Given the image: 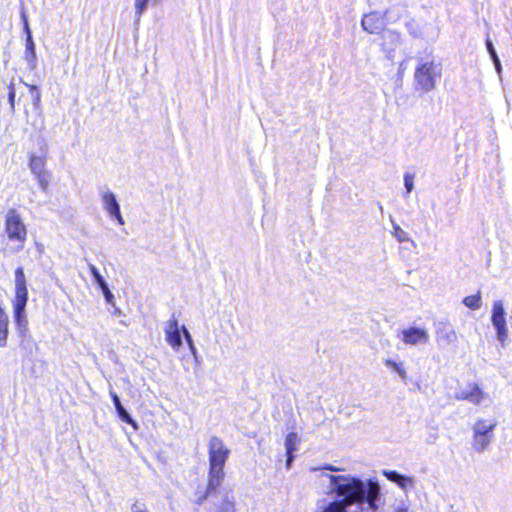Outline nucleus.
<instances>
[{
  "instance_id": "nucleus-13",
  "label": "nucleus",
  "mask_w": 512,
  "mask_h": 512,
  "mask_svg": "<svg viewBox=\"0 0 512 512\" xmlns=\"http://www.w3.org/2000/svg\"><path fill=\"white\" fill-rule=\"evenodd\" d=\"M386 14L387 12H385L384 15L380 14L379 12H371L369 14H365L361 21L362 28L370 34L383 32L385 30L384 16Z\"/></svg>"
},
{
  "instance_id": "nucleus-5",
  "label": "nucleus",
  "mask_w": 512,
  "mask_h": 512,
  "mask_svg": "<svg viewBox=\"0 0 512 512\" xmlns=\"http://www.w3.org/2000/svg\"><path fill=\"white\" fill-rule=\"evenodd\" d=\"M5 232L10 241L24 243L27 238V229L19 212L10 208L5 215Z\"/></svg>"
},
{
  "instance_id": "nucleus-23",
  "label": "nucleus",
  "mask_w": 512,
  "mask_h": 512,
  "mask_svg": "<svg viewBox=\"0 0 512 512\" xmlns=\"http://www.w3.org/2000/svg\"><path fill=\"white\" fill-rule=\"evenodd\" d=\"M384 364L387 368H390L393 371H395L399 375V377L401 378L402 381H404V382L406 381L407 372L402 363H398L392 359H386L384 361Z\"/></svg>"
},
{
  "instance_id": "nucleus-33",
  "label": "nucleus",
  "mask_w": 512,
  "mask_h": 512,
  "mask_svg": "<svg viewBox=\"0 0 512 512\" xmlns=\"http://www.w3.org/2000/svg\"><path fill=\"white\" fill-rule=\"evenodd\" d=\"M110 217L115 219L119 225H124V223H125L120 209L117 210V212H115V214H111Z\"/></svg>"
},
{
  "instance_id": "nucleus-39",
  "label": "nucleus",
  "mask_w": 512,
  "mask_h": 512,
  "mask_svg": "<svg viewBox=\"0 0 512 512\" xmlns=\"http://www.w3.org/2000/svg\"><path fill=\"white\" fill-rule=\"evenodd\" d=\"M490 57L493 63H495L497 60H500L496 52L494 54H491Z\"/></svg>"
},
{
  "instance_id": "nucleus-6",
  "label": "nucleus",
  "mask_w": 512,
  "mask_h": 512,
  "mask_svg": "<svg viewBox=\"0 0 512 512\" xmlns=\"http://www.w3.org/2000/svg\"><path fill=\"white\" fill-rule=\"evenodd\" d=\"M209 469L224 470L226 461L229 458L230 450L225 446L222 439L211 436L208 442Z\"/></svg>"
},
{
  "instance_id": "nucleus-19",
  "label": "nucleus",
  "mask_w": 512,
  "mask_h": 512,
  "mask_svg": "<svg viewBox=\"0 0 512 512\" xmlns=\"http://www.w3.org/2000/svg\"><path fill=\"white\" fill-rule=\"evenodd\" d=\"M224 475V470L209 469L208 483L206 488L208 494H213L216 492L217 488L221 485L224 479Z\"/></svg>"
},
{
  "instance_id": "nucleus-27",
  "label": "nucleus",
  "mask_w": 512,
  "mask_h": 512,
  "mask_svg": "<svg viewBox=\"0 0 512 512\" xmlns=\"http://www.w3.org/2000/svg\"><path fill=\"white\" fill-rule=\"evenodd\" d=\"M225 495L226 496L215 512H235V504L233 498H230L228 493Z\"/></svg>"
},
{
  "instance_id": "nucleus-2",
  "label": "nucleus",
  "mask_w": 512,
  "mask_h": 512,
  "mask_svg": "<svg viewBox=\"0 0 512 512\" xmlns=\"http://www.w3.org/2000/svg\"><path fill=\"white\" fill-rule=\"evenodd\" d=\"M442 76V65L435 60L419 59L414 72L416 90L428 93L434 90Z\"/></svg>"
},
{
  "instance_id": "nucleus-15",
  "label": "nucleus",
  "mask_w": 512,
  "mask_h": 512,
  "mask_svg": "<svg viewBox=\"0 0 512 512\" xmlns=\"http://www.w3.org/2000/svg\"><path fill=\"white\" fill-rule=\"evenodd\" d=\"M110 396L115 406L118 417L121 421L130 424L135 430L138 429L136 421L131 417L127 410L121 404L119 396L112 390H110Z\"/></svg>"
},
{
  "instance_id": "nucleus-25",
  "label": "nucleus",
  "mask_w": 512,
  "mask_h": 512,
  "mask_svg": "<svg viewBox=\"0 0 512 512\" xmlns=\"http://www.w3.org/2000/svg\"><path fill=\"white\" fill-rule=\"evenodd\" d=\"M463 304L472 310L479 309L482 306V298L480 292L475 295L466 296L463 299Z\"/></svg>"
},
{
  "instance_id": "nucleus-3",
  "label": "nucleus",
  "mask_w": 512,
  "mask_h": 512,
  "mask_svg": "<svg viewBox=\"0 0 512 512\" xmlns=\"http://www.w3.org/2000/svg\"><path fill=\"white\" fill-rule=\"evenodd\" d=\"M48 154V146L44 139L39 142V151L37 154L29 153V168L35 176L40 189L46 192L51 179L50 173L45 169Z\"/></svg>"
},
{
  "instance_id": "nucleus-1",
  "label": "nucleus",
  "mask_w": 512,
  "mask_h": 512,
  "mask_svg": "<svg viewBox=\"0 0 512 512\" xmlns=\"http://www.w3.org/2000/svg\"><path fill=\"white\" fill-rule=\"evenodd\" d=\"M28 301V290L26 277L22 267L15 270V299L13 301L14 319L17 326V333L24 341L30 338L28 321L26 318V305Z\"/></svg>"
},
{
  "instance_id": "nucleus-9",
  "label": "nucleus",
  "mask_w": 512,
  "mask_h": 512,
  "mask_svg": "<svg viewBox=\"0 0 512 512\" xmlns=\"http://www.w3.org/2000/svg\"><path fill=\"white\" fill-rule=\"evenodd\" d=\"M381 48L389 60L395 58L396 50L402 44V36L399 32L386 29L381 34Z\"/></svg>"
},
{
  "instance_id": "nucleus-32",
  "label": "nucleus",
  "mask_w": 512,
  "mask_h": 512,
  "mask_svg": "<svg viewBox=\"0 0 512 512\" xmlns=\"http://www.w3.org/2000/svg\"><path fill=\"white\" fill-rule=\"evenodd\" d=\"M310 470L313 471V472H316V471L338 472V471H341L342 469L339 468V467H336L334 465H331V464H325L322 467H319V466L311 467Z\"/></svg>"
},
{
  "instance_id": "nucleus-36",
  "label": "nucleus",
  "mask_w": 512,
  "mask_h": 512,
  "mask_svg": "<svg viewBox=\"0 0 512 512\" xmlns=\"http://www.w3.org/2000/svg\"><path fill=\"white\" fill-rule=\"evenodd\" d=\"M468 396H469V391H464V390H462L456 394V398L458 400H467Z\"/></svg>"
},
{
  "instance_id": "nucleus-34",
  "label": "nucleus",
  "mask_w": 512,
  "mask_h": 512,
  "mask_svg": "<svg viewBox=\"0 0 512 512\" xmlns=\"http://www.w3.org/2000/svg\"><path fill=\"white\" fill-rule=\"evenodd\" d=\"M209 495H210V494H208V493H207V491H206L205 493H200V492H198V493L196 494V497H197V498H196V502H197L198 504H201L204 500H206V499H207V497H208Z\"/></svg>"
},
{
  "instance_id": "nucleus-11",
  "label": "nucleus",
  "mask_w": 512,
  "mask_h": 512,
  "mask_svg": "<svg viewBox=\"0 0 512 512\" xmlns=\"http://www.w3.org/2000/svg\"><path fill=\"white\" fill-rule=\"evenodd\" d=\"M163 330L167 343L174 350H178L182 346V330L175 314H172L171 318L164 323Z\"/></svg>"
},
{
  "instance_id": "nucleus-22",
  "label": "nucleus",
  "mask_w": 512,
  "mask_h": 512,
  "mask_svg": "<svg viewBox=\"0 0 512 512\" xmlns=\"http://www.w3.org/2000/svg\"><path fill=\"white\" fill-rule=\"evenodd\" d=\"M486 397L487 394L483 392L478 385L472 384L467 400L475 405H479Z\"/></svg>"
},
{
  "instance_id": "nucleus-14",
  "label": "nucleus",
  "mask_w": 512,
  "mask_h": 512,
  "mask_svg": "<svg viewBox=\"0 0 512 512\" xmlns=\"http://www.w3.org/2000/svg\"><path fill=\"white\" fill-rule=\"evenodd\" d=\"M85 261L87 262L89 271H90L91 275L93 276L95 283L101 289L106 302L108 304H110L111 306H114V295L110 291L108 284L106 283L104 277L100 274V272L98 271V269L96 268V266L94 264L89 262L87 259H85Z\"/></svg>"
},
{
  "instance_id": "nucleus-7",
  "label": "nucleus",
  "mask_w": 512,
  "mask_h": 512,
  "mask_svg": "<svg viewBox=\"0 0 512 512\" xmlns=\"http://www.w3.org/2000/svg\"><path fill=\"white\" fill-rule=\"evenodd\" d=\"M405 27L410 36L426 42H435L439 36V28L427 21L411 19L405 23Z\"/></svg>"
},
{
  "instance_id": "nucleus-12",
  "label": "nucleus",
  "mask_w": 512,
  "mask_h": 512,
  "mask_svg": "<svg viewBox=\"0 0 512 512\" xmlns=\"http://www.w3.org/2000/svg\"><path fill=\"white\" fill-rule=\"evenodd\" d=\"M398 337L406 345L427 344L429 341V334L426 329L420 327H410L400 331Z\"/></svg>"
},
{
  "instance_id": "nucleus-24",
  "label": "nucleus",
  "mask_w": 512,
  "mask_h": 512,
  "mask_svg": "<svg viewBox=\"0 0 512 512\" xmlns=\"http://www.w3.org/2000/svg\"><path fill=\"white\" fill-rule=\"evenodd\" d=\"M149 0H135L134 26L137 28L143 13L146 11Z\"/></svg>"
},
{
  "instance_id": "nucleus-4",
  "label": "nucleus",
  "mask_w": 512,
  "mask_h": 512,
  "mask_svg": "<svg viewBox=\"0 0 512 512\" xmlns=\"http://www.w3.org/2000/svg\"><path fill=\"white\" fill-rule=\"evenodd\" d=\"M497 423L495 420L478 419L473 426L472 448L484 452L493 440V431Z\"/></svg>"
},
{
  "instance_id": "nucleus-37",
  "label": "nucleus",
  "mask_w": 512,
  "mask_h": 512,
  "mask_svg": "<svg viewBox=\"0 0 512 512\" xmlns=\"http://www.w3.org/2000/svg\"><path fill=\"white\" fill-rule=\"evenodd\" d=\"M132 512H146L143 505L135 503L131 507Z\"/></svg>"
},
{
  "instance_id": "nucleus-26",
  "label": "nucleus",
  "mask_w": 512,
  "mask_h": 512,
  "mask_svg": "<svg viewBox=\"0 0 512 512\" xmlns=\"http://www.w3.org/2000/svg\"><path fill=\"white\" fill-rule=\"evenodd\" d=\"M392 227H393V235L394 237L400 242V243H403V242H408V241H411L413 242L409 236H408V233L406 231H404L397 223H395L394 221H392Z\"/></svg>"
},
{
  "instance_id": "nucleus-40",
  "label": "nucleus",
  "mask_w": 512,
  "mask_h": 512,
  "mask_svg": "<svg viewBox=\"0 0 512 512\" xmlns=\"http://www.w3.org/2000/svg\"><path fill=\"white\" fill-rule=\"evenodd\" d=\"M113 307H114V314H120L121 313L119 308H117L115 305Z\"/></svg>"
},
{
  "instance_id": "nucleus-8",
  "label": "nucleus",
  "mask_w": 512,
  "mask_h": 512,
  "mask_svg": "<svg viewBox=\"0 0 512 512\" xmlns=\"http://www.w3.org/2000/svg\"><path fill=\"white\" fill-rule=\"evenodd\" d=\"M491 321L496 330L497 340L504 345L508 337V330L506 324V312L502 300H496L493 302Z\"/></svg>"
},
{
  "instance_id": "nucleus-16",
  "label": "nucleus",
  "mask_w": 512,
  "mask_h": 512,
  "mask_svg": "<svg viewBox=\"0 0 512 512\" xmlns=\"http://www.w3.org/2000/svg\"><path fill=\"white\" fill-rule=\"evenodd\" d=\"M101 201L103 208L109 216L111 214H115V212L120 209V205L116 199L115 194L109 190L101 191Z\"/></svg>"
},
{
  "instance_id": "nucleus-18",
  "label": "nucleus",
  "mask_w": 512,
  "mask_h": 512,
  "mask_svg": "<svg viewBox=\"0 0 512 512\" xmlns=\"http://www.w3.org/2000/svg\"><path fill=\"white\" fill-rule=\"evenodd\" d=\"M436 339L439 343L451 344L457 340V334L450 325H441L436 330Z\"/></svg>"
},
{
  "instance_id": "nucleus-28",
  "label": "nucleus",
  "mask_w": 512,
  "mask_h": 512,
  "mask_svg": "<svg viewBox=\"0 0 512 512\" xmlns=\"http://www.w3.org/2000/svg\"><path fill=\"white\" fill-rule=\"evenodd\" d=\"M25 85L29 88L30 96H31L34 107L38 109L40 107V102H41V92H40L39 88L36 85H29V84H25Z\"/></svg>"
},
{
  "instance_id": "nucleus-41",
  "label": "nucleus",
  "mask_w": 512,
  "mask_h": 512,
  "mask_svg": "<svg viewBox=\"0 0 512 512\" xmlns=\"http://www.w3.org/2000/svg\"><path fill=\"white\" fill-rule=\"evenodd\" d=\"M378 206H379V207H378V210H380V211L382 212V211H383V207H382V205H381V204H379Z\"/></svg>"
},
{
  "instance_id": "nucleus-21",
  "label": "nucleus",
  "mask_w": 512,
  "mask_h": 512,
  "mask_svg": "<svg viewBox=\"0 0 512 512\" xmlns=\"http://www.w3.org/2000/svg\"><path fill=\"white\" fill-rule=\"evenodd\" d=\"M9 318L4 309L0 306V347H5L8 337Z\"/></svg>"
},
{
  "instance_id": "nucleus-38",
  "label": "nucleus",
  "mask_w": 512,
  "mask_h": 512,
  "mask_svg": "<svg viewBox=\"0 0 512 512\" xmlns=\"http://www.w3.org/2000/svg\"><path fill=\"white\" fill-rule=\"evenodd\" d=\"M495 66L496 72L500 75L502 72V66L500 60H497L495 63H493Z\"/></svg>"
},
{
  "instance_id": "nucleus-35",
  "label": "nucleus",
  "mask_w": 512,
  "mask_h": 512,
  "mask_svg": "<svg viewBox=\"0 0 512 512\" xmlns=\"http://www.w3.org/2000/svg\"><path fill=\"white\" fill-rule=\"evenodd\" d=\"M486 48H487L489 55L494 54L496 52L494 45L489 38L486 39Z\"/></svg>"
},
{
  "instance_id": "nucleus-20",
  "label": "nucleus",
  "mask_w": 512,
  "mask_h": 512,
  "mask_svg": "<svg viewBox=\"0 0 512 512\" xmlns=\"http://www.w3.org/2000/svg\"><path fill=\"white\" fill-rule=\"evenodd\" d=\"M383 475L388 480L398 484L403 489H405L408 484L409 485L412 484V479L411 478H409V477H407L405 475H402V474H400V473H398L397 471H394V470H383Z\"/></svg>"
},
{
  "instance_id": "nucleus-17",
  "label": "nucleus",
  "mask_w": 512,
  "mask_h": 512,
  "mask_svg": "<svg viewBox=\"0 0 512 512\" xmlns=\"http://www.w3.org/2000/svg\"><path fill=\"white\" fill-rule=\"evenodd\" d=\"M299 439L298 435L295 432H291L286 436L285 439V449H286V467L289 469L291 467L292 462L294 461L293 453L297 450Z\"/></svg>"
},
{
  "instance_id": "nucleus-30",
  "label": "nucleus",
  "mask_w": 512,
  "mask_h": 512,
  "mask_svg": "<svg viewBox=\"0 0 512 512\" xmlns=\"http://www.w3.org/2000/svg\"><path fill=\"white\" fill-rule=\"evenodd\" d=\"M15 97H16V91H15L14 83L11 82L8 85V93H7L9 111L11 114H13L15 112Z\"/></svg>"
},
{
  "instance_id": "nucleus-29",
  "label": "nucleus",
  "mask_w": 512,
  "mask_h": 512,
  "mask_svg": "<svg viewBox=\"0 0 512 512\" xmlns=\"http://www.w3.org/2000/svg\"><path fill=\"white\" fill-rule=\"evenodd\" d=\"M181 330H182V335H183L184 339L186 340V342L188 344L190 352L192 353V355L194 357H196L197 356V349H196V347L194 345V342H193V339L191 337L190 332L188 331V329L186 328L185 325L181 326Z\"/></svg>"
},
{
  "instance_id": "nucleus-10",
  "label": "nucleus",
  "mask_w": 512,
  "mask_h": 512,
  "mask_svg": "<svg viewBox=\"0 0 512 512\" xmlns=\"http://www.w3.org/2000/svg\"><path fill=\"white\" fill-rule=\"evenodd\" d=\"M23 24H24V32L26 35L25 39V51H24V60L26 61L28 68L30 70H35L38 66L37 63V55H36V46L32 37V32L29 27V23L26 15L22 14Z\"/></svg>"
},
{
  "instance_id": "nucleus-31",
  "label": "nucleus",
  "mask_w": 512,
  "mask_h": 512,
  "mask_svg": "<svg viewBox=\"0 0 512 512\" xmlns=\"http://www.w3.org/2000/svg\"><path fill=\"white\" fill-rule=\"evenodd\" d=\"M404 186H405V194H404V197H408V195L412 192V190L414 189V175L409 173V172H406L404 174Z\"/></svg>"
}]
</instances>
